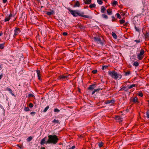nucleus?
<instances>
[{"label": "nucleus", "mask_w": 149, "mask_h": 149, "mask_svg": "<svg viewBox=\"0 0 149 149\" xmlns=\"http://www.w3.org/2000/svg\"><path fill=\"white\" fill-rule=\"evenodd\" d=\"M49 139L46 141V144L52 143L53 144H56L59 140L57 136L55 135H49L48 136Z\"/></svg>", "instance_id": "obj_1"}, {"label": "nucleus", "mask_w": 149, "mask_h": 149, "mask_svg": "<svg viewBox=\"0 0 149 149\" xmlns=\"http://www.w3.org/2000/svg\"><path fill=\"white\" fill-rule=\"evenodd\" d=\"M69 10L70 12V13L74 17H77L78 15L79 16L88 18H91V17L87 15H84V13L83 12L81 13H78L76 12V11H77V10H73L70 9Z\"/></svg>", "instance_id": "obj_2"}, {"label": "nucleus", "mask_w": 149, "mask_h": 149, "mask_svg": "<svg viewBox=\"0 0 149 149\" xmlns=\"http://www.w3.org/2000/svg\"><path fill=\"white\" fill-rule=\"evenodd\" d=\"M108 74L111 77L115 79H120L122 77V75L120 74H118L117 73L114 71L108 72Z\"/></svg>", "instance_id": "obj_3"}, {"label": "nucleus", "mask_w": 149, "mask_h": 149, "mask_svg": "<svg viewBox=\"0 0 149 149\" xmlns=\"http://www.w3.org/2000/svg\"><path fill=\"white\" fill-rule=\"evenodd\" d=\"M93 39L98 44H100L102 45H103L104 44V42L102 41L101 38L98 37H94Z\"/></svg>", "instance_id": "obj_4"}, {"label": "nucleus", "mask_w": 149, "mask_h": 149, "mask_svg": "<svg viewBox=\"0 0 149 149\" xmlns=\"http://www.w3.org/2000/svg\"><path fill=\"white\" fill-rule=\"evenodd\" d=\"M144 53V50L143 49H141L140 52L137 55V57L139 60H141L142 59L143 57Z\"/></svg>", "instance_id": "obj_5"}, {"label": "nucleus", "mask_w": 149, "mask_h": 149, "mask_svg": "<svg viewBox=\"0 0 149 149\" xmlns=\"http://www.w3.org/2000/svg\"><path fill=\"white\" fill-rule=\"evenodd\" d=\"M68 77L67 75H61L59 76L58 79L59 80H63L64 79H68Z\"/></svg>", "instance_id": "obj_6"}, {"label": "nucleus", "mask_w": 149, "mask_h": 149, "mask_svg": "<svg viewBox=\"0 0 149 149\" xmlns=\"http://www.w3.org/2000/svg\"><path fill=\"white\" fill-rule=\"evenodd\" d=\"M14 31L15 32L13 35V37H14L18 34L19 32H21V31L20 29L16 27Z\"/></svg>", "instance_id": "obj_7"}, {"label": "nucleus", "mask_w": 149, "mask_h": 149, "mask_svg": "<svg viewBox=\"0 0 149 149\" xmlns=\"http://www.w3.org/2000/svg\"><path fill=\"white\" fill-rule=\"evenodd\" d=\"M13 16V15L10 13V15L8 16H6L4 20V21L5 22H6L10 20L11 17Z\"/></svg>", "instance_id": "obj_8"}, {"label": "nucleus", "mask_w": 149, "mask_h": 149, "mask_svg": "<svg viewBox=\"0 0 149 149\" xmlns=\"http://www.w3.org/2000/svg\"><path fill=\"white\" fill-rule=\"evenodd\" d=\"M146 40H149V32H146L145 34H144Z\"/></svg>", "instance_id": "obj_9"}, {"label": "nucleus", "mask_w": 149, "mask_h": 149, "mask_svg": "<svg viewBox=\"0 0 149 149\" xmlns=\"http://www.w3.org/2000/svg\"><path fill=\"white\" fill-rule=\"evenodd\" d=\"M115 100H108L106 101L105 102L106 104H108L111 103L112 104H113L115 102Z\"/></svg>", "instance_id": "obj_10"}, {"label": "nucleus", "mask_w": 149, "mask_h": 149, "mask_svg": "<svg viewBox=\"0 0 149 149\" xmlns=\"http://www.w3.org/2000/svg\"><path fill=\"white\" fill-rule=\"evenodd\" d=\"M46 137H45L40 142V144L41 145H43L44 143H46V141H45V140L46 139Z\"/></svg>", "instance_id": "obj_11"}, {"label": "nucleus", "mask_w": 149, "mask_h": 149, "mask_svg": "<svg viewBox=\"0 0 149 149\" xmlns=\"http://www.w3.org/2000/svg\"><path fill=\"white\" fill-rule=\"evenodd\" d=\"M95 85L93 84L90 85L88 88V89L91 91L93 90L95 88Z\"/></svg>", "instance_id": "obj_12"}, {"label": "nucleus", "mask_w": 149, "mask_h": 149, "mask_svg": "<svg viewBox=\"0 0 149 149\" xmlns=\"http://www.w3.org/2000/svg\"><path fill=\"white\" fill-rule=\"evenodd\" d=\"M80 6V4L79 2L78 1H77L75 3L74 6V7H79Z\"/></svg>", "instance_id": "obj_13"}, {"label": "nucleus", "mask_w": 149, "mask_h": 149, "mask_svg": "<svg viewBox=\"0 0 149 149\" xmlns=\"http://www.w3.org/2000/svg\"><path fill=\"white\" fill-rule=\"evenodd\" d=\"M6 90L10 92V93L13 96H14L15 95L12 92V90L9 88L7 87L6 88Z\"/></svg>", "instance_id": "obj_14"}, {"label": "nucleus", "mask_w": 149, "mask_h": 149, "mask_svg": "<svg viewBox=\"0 0 149 149\" xmlns=\"http://www.w3.org/2000/svg\"><path fill=\"white\" fill-rule=\"evenodd\" d=\"M54 13V12L53 10L51 11V12H47L46 14L48 15H53Z\"/></svg>", "instance_id": "obj_15"}, {"label": "nucleus", "mask_w": 149, "mask_h": 149, "mask_svg": "<svg viewBox=\"0 0 149 149\" xmlns=\"http://www.w3.org/2000/svg\"><path fill=\"white\" fill-rule=\"evenodd\" d=\"M126 87L125 86H123L119 90V91H121L122 90H124L125 91H127V89H126Z\"/></svg>", "instance_id": "obj_16"}, {"label": "nucleus", "mask_w": 149, "mask_h": 149, "mask_svg": "<svg viewBox=\"0 0 149 149\" xmlns=\"http://www.w3.org/2000/svg\"><path fill=\"white\" fill-rule=\"evenodd\" d=\"M132 102L134 103L138 102V99L137 97H135L133 99Z\"/></svg>", "instance_id": "obj_17"}, {"label": "nucleus", "mask_w": 149, "mask_h": 149, "mask_svg": "<svg viewBox=\"0 0 149 149\" xmlns=\"http://www.w3.org/2000/svg\"><path fill=\"white\" fill-rule=\"evenodd\" d=\"M84 3L86 4H89L91 2V0H84Z\"/></svg>", "instance_id": "obj_18"}, {"label": "nucleus", "mask_w": 149, "mask_h": 149, "mask_svg": "<svg viewBox=\"0 0 149 149\" xmlns=\"http://www.w3.org/2000/svg\"><path fill=\"white\" fill-rule=\"evenodd\" d=\"M136 86V84H133L130 86H128L127 87H128V89H130L133 87H135Z\"/></svg>", "instance_id": "obj_19"}, {"label": "nucleus", "mask_w": 149, "mask_h": 149, "mask_svg": "<svg viewBox=\"0 0 149 149\" xmlns=\"http://www.w3.org/2000/svg\"><path fill=\"white\" fill-rule=\"evenodd\" d=\"M115 119L116 120H119L120 121H122L121 118L119 116H116L115 118Z\"/></svg>", "instance_id": "obj_20"}, {"label": "nucleus", "mask_w": 149, "mask_h": 149, "mask_svg": "<svg viewBox=\"0 0 149 149\" xmlns=\"http://www.w3.org/2000/svg\"><path fill=\"white\" fill-rule=\"evenodd\" d=\"M107 13L109 15H111L112 13V12L111 10L109 9L107 10Z\"/></svg>", "instance_id": "obj_21"}, {"label": "nucleus", "mask_w": 149, "mask_h": 149, "mask_svg": "<svg viewBox=\"0 0 149 149\" xmlns=\"http://www.w3.org/2000/svg\"><path fill=\"white\" fill-rule=\"evenodd\" d=\"M133 65L134 66L137 67L139 65V63L137 61H135Z\"/></svg>", "instance_id": "obj_22"}, {"label": "nucleus", "mask_w": 149, "mask_h": 149, "mask_svg": "<svg viewBox=\"0 0 149 149\" xmlns=\"http://www.w3.org/2000/svg\"><path fill=\"white\" fill-rule=\"evenodd\" d=\"M106 10V8H105V7L102 6L101 7V11L102 13H104V11H105Z\"/></svg>", "instance_id": "obj_23"}, {"label": "nucleus", "mask_w": 149, "mask_h": 149, "mask_svg": "<svg viewBox=\"0 0 149 149\" xmlns=\"http://www.w3.org/2000/svg\"><path fill=\"white\" fill-rule=\"evenodd\" d=\"M111 35L114 39H116L117 38V36L115 33L112 32Z\"/></svg>", "instance_id": "obj_24"}, {"label": "nucleus", "mask_w": 149, "mask_h": 149, "mask_svg": "<svg viewBox=\"0 0 149 149\" xmlns=\"http://www.w3.org/2000/svg\"><path fill=\"white\" fill-rule=\"evenodd\" d=\"M59 121L58 120H56V119H54L52 121V123H59Z\"/></svg>", "instance_id": "obj_25"}, {"label": "nucleus", "mask_w": 149, "mask_h": 149, "mask_svg": "<svg viewBox=\"0 0 149 149\" xmlns=\"http://www.w3.org/2000/svg\"><path fill=\"white\" fill-rule=\"evenodd\" d=\"M118 3V2L116 1H114L112 3V5L114 6H115Z\"/></svg>", "instance_id": "obj_26"}, {"label": "nucleus", "mask_w": 149, "mask_h": 149, "mask_svg": "<svg viewBox=\"0 0 149 149\" xmlns=\"http://www.w3.org/2000/svg\"><path fill=\"white\" fill-rule=\"evenodd\" d=\"M131 73V72L128 71L127 72H125V74L124 75L125 76H127L130 75Z\"/></svg>", "instance_id": "obj_27"}, {"label": "nucleus", "mask_w": 149, "mask_h": 149, "mask_svg": "<svg viewBox=\"0 0 149 149\" xmlns=\"http://www.w3.org/2000/svg\"><path fill=\"white\" fill-rule=\"evenodd\" d=\"M32 137L31 136H29L27 139L26 140L28 142H30L32 140Z\"/></svg>", "instance_id": "obj_28"}, {"label": "nucleus", "mask_w": 149, "mask_h": 149, "mask_svg": "<svg viewBox=\"0 0 149 149\" xmlns=\"http://www.w3.org/2000/svg\"><path fill=\"white\" fill-rule=\"evenodd\" d=\"M5 44V43H3L2 44H0V49H3V48L4 47V45Z\"/></svg>", "instance_id": "obj_29"}, {"label": "nucleus", "mask_w": 149, "mask_h": 149, "mask_svg": "<svg viewBox=\"0 0 149 149\" xmlns=\"http://www.w3.org/2000/svg\"><path fill=\"white\" fill-rule=\"evenodd\" d=\"M102 17L105 19H107L108 18V17L107 15L104 14H103L102 15Z\"/></svg>", "instance_id": "obj_30"}, {"label": "nucleus", "mask_w": 149, "mask_h": 149, "mask_svg": "<svg viewBox=\"0 0 149 149\" xmlns=\"http://www.w3.org/2000/svg\"><path fill=\"white\" fill-rule=\"evenodd\" d=\"M95 6V3H93V4H91L89 6V7L91 8H94Z\"/></svg>", "instance_id": "obj_31"}, {"label": "nucleus", "mask_w": 149, "mask_h": 149, "mask_svg": "<svg viewBox=\"0 0 149 149\" xmlns=\"http://www.w3.org/2000/svg\"><path fill=\"white\" fill-rule=\"evenodd\" d=\"M49 106H47L44 109V110H43V112H45L46 111H47V110L49 109Z\"/></svg>", "instance_id": "obj_32"}, {"label": "nucleus", "mask_w": 149, "mask_h": 149, "mask_svg": "<svg viewBox=\"0 0 149 149\" xmlns=\"http://www.w3.org/2000/svg\"><path fill=\"white\" fill-rule=\"evenodd\" d=\"M77 26H78V28H80L81 29H82L83 28V26L81 24H77Z\"/></svg>", "instance_id": "obj_33"}, {"label": "nucleus", "mask_w": 149, "mask_h": 149, "mask_svg": "<svg viewBox=\"0 0 149 149\" xmlns=\"http://www.w3.org/2000/svg\"><path fill=\"white\" fill-rule=\"evenodd\" d=\"M24 111H30V109L28 107H25L24 108Z\"/></svg>", "instance_id": "obj_34"}, {"label": "nucleus", "mask_w": 149, "mask_h": 149, "mask_svg": "<svg viewBox=\"0 0 149 149\" xmlns=\"http://www.w3.org/2000/svg\"><path fill=\"white\" fill-rule=\"evenodd\" d=\"M98 3L100 4H101L103 2L102 0H97Z\"/></svg>", "instance_id": "obj_35"}, {"label": "nucleus", "mask_w": 149, "mask_h": 149, "mask_svg": "<svg viewBox=\"0 0 149 149\" xmlns=\"http://www.w3.org/2000/svg\"><path fill=\"white\" fill-rule=\"evenodd\" d=\"M103 143L102 142L98 144V146L100 148H101L103 146Z\"/></svg>", "instance_id": "obj_36"}, {"label": "nucleus", "mask_w": 149, "mask_h": 149, "mask_svg": "<svg viewBox=\"0 0 149 149\" xmlns=\"http://www.w3.org/2000/svg\"><path fill=\"white\" fill-rule=\"evenodd\" d=\"M135 28L136 29V30L138 32H139L140 31L139 29V28L137 27H136V26L135 25Z\"/></svg>", "instance_id": "obj_37"}, {"label": "nucleus", "mask_w": 149, "mask_h": 149, "mask_svg": "<svg viewBox=\"0 0 149 149\" xmlns=\"http://www.w3.org/2000/svg\"><path fill=\"white\" fill-rule=\"evenodd\" d=\"M138 95L140 97H142L143 96V94L141 92H139L138 93Z\"/></svg>", "instance_id": "obj_38"}, {"label": "nucleus", "mask_w": 149, "mask_h": 149, "mask_svg": "<svg viewBox=\"0 0 149 149\" xmlns=\"http://www.w3.org/2000/svg\"><path fill=\"white\" fill-rule=\"evenodd\" d=\"M120 23L121 24H123L125 22V20H124L123 19L120 20Z\"/></svg>", "instance_id": "obj_39"}, {"label": "nucleus", "mask_w": 149, "mask_h": 149, "mask_svg": "<svg viewBox=\"0 0 149 149\" xmlns=\"http://www.w3.org/2000/svg\"><path fill=\"white\" fill-rule=\"evenodd\" d=\"M116 15H117V18H118L119 19H121V16H120V15L119 13H117L116 14Z\"/></svg>", "instance_id": "obj_40"}, {"label": "nucleus", "mask_w": 149, "mask_h": 149, "mask_svg": "<svg viewBox=\"0 0 149 149\" xmlns=\"http://www.w3.org/2000/svg\"><path fill=\"white\" fill-rule=\"evenodd\" d=\"M54 112H59L60 111V110L57 108L55 109H54Z\"/></svg>", "instance_id": "obj_41"}, {"label": "nucleus", "mask_w": 149, "mask_h": 149, "mask_svg": "<svg viewBox=\"0 0 149 149\" xmlns=\"http://www.w3.org/2000/svg\"><path fill=\"white\" fill-rule=\"evenodd\" d=\"M28 106L30 108H32L33 107V105L32 103H30L28 105Z\"/></svg>", "instance_id": "obj_42"}, {"label": "nucleus", "mask_w": 149, "mask_h": 149, "mask_svg": "<svg viewBox=\"0 0 149 149\" xmlns=\"http://www.w3.org/2000/svg\"><path fill=\"white\" fill-rule=\"evenodd\" d=\"M34 97L35 96L34 95L32 94H29L28 96V97Z\"/></svg>", "instance_id": "obj_43"}, {"label": "nucleus", "mask_w": 149, "mask_h": 149, "mask_svg": "<svg viewBox=\"0 0 149 149\" xmlns=\"http://www.w3.org/2000/svg\"><path fill=\"white\" fill-rule=\"evenodd\" d=\"M97 70H94L92 71V73L93 74H96L97 73Z\"/></svg>", "instance_id": "obj_44"}, {"label": "nucleus", "mask_w": 149, "mask_h": 149, "mask_svg": "<svg viewBox=\"0 0 149 149\" xmlns=\"http://www.w3.org/2000/svg\"><path fill=\"white\" fill-rule=\"evenodd\" d=\"M36 72L37 74L38 75H40V70H36Z\"/></svg>", "instance_id": "obj_45"}, {"label": "nucleus", "mask_w": 149, "mask_h": 149, "mask_svg": "<svg viewBox=\"0 0 149 149\" xmlns=\"http://www.w3.org/2000/svg\"><path fill=\"white\" fill-rule=\"evenodd\" d=\"M134 42H136L137 43H139L141 42V41L140 39H139L138 40H134Z\"/></svg>", "instance_id": "obj_46"}, {"label": "nucleus", "mask_w": 149, "mask_h": 149, "mask_svg": "<svg viewBox=\"0 0 149 149\" xmlns=\"http://www.w3.org/2000/svg\"><path fill=\"white\" fill-rule=\"evenodd\" d=\"M146 115L147 118H149V111H147L146 112Z\"/></svg>", "instance_id": "obj_47"}, {"label": "nucleus", "mask_w": 149, "mask_h": 149, "mask_svg": "<svg viewBox=\"0 0 149 149\" xmlns=\"http://www.w3.org/2000/svg\"><path fill=\"white\" fill-rule=\"evenodd\" d=\"M107 66H103L102 67V70H104V69H106L107 68Z\"/></svg>", "instance_id": "obj_48"}, {"label": "nucleus", "mask_w": 149, "mask_h": 149, "mask_svg": "<svg viewBox=\"0 0 149 149\" xmlns=\"http://www.w3.org/2000/svg\"><path fill=\"white\" fill-rule=\"evenodd\" d=\"M100 90V88H98L97 89H95L94 90L95 92H98Z\"/></svg>", "instance_id": "obj_49"}, {"label": "nucleus", "mask_w": 149, "mask_h": 149, "mask_svg": "<svg viewBox=\"0 0 149 149\" xmlns=\"http://www.w3.org/2000/svg\"><path fill=\"white\" fill-rule=\"evenodd\" d=\"M63 35L64 36H66L67 35L68 33L66 32H64L63 33Z\"/></svg>", "instance_id": "obj_50"}, {"label": "nucleus", "mask_w": 149, "mask_h": 149, "mask_svg": "<svg viewBox=\"0 0 149 149\" xmlns=\"http://www.w3.org/2000/svg\"><path fill=\"white\" fill-rule=\"evenodd\" d=\"M112 21L113 22L115 20V19L114 18V16H112Z\"/></svg>", "instance_id": "obj_51"}, {"label": "nucleus", "mask_w": 149, "mask_h": 149, "mask_svg": "<svg viewBox=\"0 0 149 149\" xmlns=\"http://www.w3.org/2000/svg\"><path fill=\"white\" fill-rule=\"evenodd\" d=\"M75 148V146H73L71 148H70L68 149H74Z\"/></svg>", "instance_id": "obj_52"}, {"label": "nucleus", "mask_w": 149, "mask_h": 149, "mask_svg": "<svg viewBox=\"0 0 149 149\" xmlns=\"http://www.w3.org/2000/svg\"><path fill=\"white\" fill-rule=\"evenodd\" d=\"M38 78L39 80H41L40 75H38Z\"/></svg>", "instance_id": "obj_53"}, {"label": "nucleus", "mask_w": 149, "mask_h": 149, "mask_svg": "<svg viewBox=\"0 0 149 149\" xmlns=\"http://www.w3.org/2000/svg\"><path fill=\"white\" fill-rule=\"evenodd\" d=\"M31 115H34L36 114V112H32L31 113Z\"/></svg>", "instance_id": "obj_54"}, {"label": "nucleus", "mask_w": 149, "mask_h": 149, "mask_svg": "<svg viewBox=\"0 0 149 149\" xmlns=\"http://www.w3.org/2000/svg\"><path fill=\"white\" fill-rule=\"evenodd\" d=\"M3 76V74L2 73L0 75V80L2 78V77Z\"/></svg>", "instance_id": "obj_55"}, {"label": "nucleus", "mask_w": 149, "mask_h": 149, "mask_svg": "<svg viewBox=\"0 0 149 149\" xmlns=\"http://www.w3.org/2000/svg\"><path fill=\"white\" fill-rule=\"evenodd\" d=\"M7 1V0H3V3H5Z\"/></svg>", "instance_id": "obj_56"}, {"label": "nucleus", "mask_w": 149, "mask_h": 149, "mask_svg": "<svg viewBox=\"0 0 149 149\" xmlns=\"http://www.w3.org/2000/svg\"><path fill=\"white\" fill-rule=\"evenodd\" d=\"M127 24H128L127 23H126L124 24V25L125 26H127Z\"/></svg>", "instance_id": "obj_57"}, {"label": "nucleus", "mask_w": 149, "mask_h": 149, "mask_svg": "<svg viewBox=\"0 0 149 149\" xmlns=\"http://www.w3.org/2000/svg\"><path fill=\"white\" fill-rule=\"evenodd\" d=\"M40 149H45V148L44 147H41Z\"/></svg>", "instance_id": "obj_58"}, {"label": "nucleus", "mask_w": 149, "mask_h": 149, "mask_svg": "<svg viewBox=\"0 0 149 149\" xmlns=\"http://www.w3.org/2000/svg\"><path fill=\"white\" fill-rule=\"evenodd\" d=\"M95 90H94L93 91V92H92V95H93L95 93Z\"/></svg>", "instance_id": "obj_59"}, {"label": "nucleus", "mask_w": 149, "mask_h": 149, "mask_svg": "<svg viewBox=\"0 0 149 149\" xmlns=\"http://www.w3.org/2000/svg\"><path fill=\"white\" fill-rule=\"evenodd\" d=\"M3 34V33L2 32L0 33V36H1Z\"/></svg>", "instance_id": "obj_60"}, {"label": "nucleus", "mask_w": 149, "mask_h": 149, "mask_svg": "<svg viewBox=\"0 0 149 149\" xmlns=\"http://www.w3.org/2000/svg\"><path fill=\"white\" fill-rule=\"evenodd\" d=\"M125 14L124 13H123L122 14H121V15H122L123 16H124V15H125Z\"/></svg>", "instance_id": "obj_61"}, {"label": "nucleus", "mask_w": 149, "mask_h": 149, "mask_svg": "<svg viewBox=\"0 0 149 149\" xmlns=\"http://www.w3.org/2000/svg\"><path fill=\"white\" fill-rule=\"evenodd\" d=\"M83 137V136L82 135H80V138H82Z\"/></svg>", "instance_id": "obj_62"}, {"label": "nucleus", "mask_w": 149, "mask_h": 149, "mask_svg": "<svg viewBox=\"0 0 149 149\" xmlns=\"http://www.w3.org/2000/svg\"><path fill=\"white\" fill-rule=\"evenodd\" d=\"M1 66V65H0V68H2Z\"/></svg>", "instance_id": "obj_63"}, {"label": "nucleus", "mask_w": 149, "mask_h": 149, "mask_svg": "<svg viewBox=\"0 0 149 149\" xmlns=\"http://www.w3.org/2000/svg\"><path fill=\"white\" fill-rule=\"evenodd\" d=\"M79 91L80 92V89L79 88Z\"/></svg>", "instance_id": "obj_64"}]
</instances>
